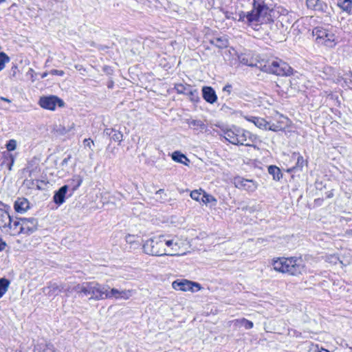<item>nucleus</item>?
<instances>
[{
	"instance_id": "obj_25",
	"label": "nucleus",
	"mask_w": 352,
	"mask_h": 352,
	"mask_svg": "<svg viewBox=\"0 0 352 352\" xmlns=\"http://www.w3.org/2000/svg\"><path fill=\"white\" fill-rule=\"evenodd\" d=\"M172 159L177 162L188 165V163L190 162L189 160L186 157V156L182 154L179 151H175L172 154Z\"/></svg>"
},
{
	"instance_id": "obj_22",
	"label": "nucleus",
	"mask_w": 352,
	"mask_h": 352,
	"mask_svg": "<svg viewBox=\"0 0 352 352\" xmlns=\"http://www.w3.org/2000/svg\"><path fill=\"white\" fill-rule=\"evenodd\" d=\"M245 119L249 122L254 123L257 127L261 129L267 130L268 122H267L265 119L254 116L245 117Z\"/></svg>"
},
{
	"instance_id": "obj_28",
	"label": "nucleus",
	"mask_w": 352,
	"mask_h": 352,
	"mask_svg": "<svg viewBox=\"0 0 352 352\" xmlns=\"http://www.w3.org/2000/svg\"><path fill=\"white\" fill-rule=\"evenodd\" d=\"M201 201L205 204H211L212 206H216L217 200L214 197L206 193L204 191V192H203Z\"/></svg>"
},
{
	"instance_id": "obj_19",
	"label": "nucleus",
	"mask_w": 352,
	"mask_h": 352,
	"mask_svg": "<svg viewBox=\"0 0 352 352\" xmlns=\"http://www.w3.org/2000/svg\"><path fill=\"white\" fill-rule=\"evenodd\" d=\"M306 5L309 9L320 12H324L327 8V4L320 0H306Z\"/></svg>"
},
{
	"instance_id": "obj_34",
	"label": "nucleus",
	"mask_w": 352,
	"mask_h": 352,
	"mask_svg": "<svg viewBox=\"0 0 352 352\" xmlns=\"http://www.w3.org/2000/svg\"><path fill=\"white\" fill-rule=\"evenodd\" d=\"M203 192L204 191L201 189L192 190L190 192V197L195 201H200L203 195Z\"/></svg>"
},
{
	"instance_id": "obj_1",
	"label": "nucleus",
	"mask_w": 352,
	"mask_h": 352,
	"mask_svg": "<svg viewBox=\"0 0 352 352\" xmlns=\"http://www.w3.org/2000/svg\"><path fill=\"white\" fill-rule=\"evenodd\" d=\"M179 245L175 239L165 235H159L151 238L143 245L144 252L151 256L164 255L175 256L179 250Z\"/></svg>"
},
{
	"instance_id": "obj_15",
	"label": "nucleus",
	"mask_w": 352,
	"mask_h": 352,
	"mask_svg": "<svg viewBox=\"0 0 352 352\" xmlns=\"http://www.w3.org/2000/svg\"><path fill=\"white\" fill-rule=\"evenodd\" d=\"M43 292L49 297L56 296L62 292L61 284L50 283L47 287L43 288Z\"/></svg>"
},
{
	"instance_id": "obj_49",
	"label": "nucleus",
	"mask_w": 352,
	"mask_h": 352,
	"mask_svg": "<svg viewBox=\"0 0 352 352\" xmlns=\"http://www.w3.org/2000/svg\"><path fill=\"white\" fill-rule=\"evenodd\" d=\"M0 100H2V101H5V102H7L8 103H10L11 102V100L7 98H5V97H3V96H1L0 97Z\"/></svg>"
},
{
	"instance_id": "obj_50",
	"label": "nucleus",
	"mask_w": 352,
	"mask_h": 352,
	"mask_svg": "<svg viewBox=\"0 0 352 352\" xmlns=\"http://www.w3.org/2000/svg\"><path fill=\"white\" fill-rule=\"evenodd\" d=\"M34 70L32 69V68H30L29 69V71H28V74H30V76L32 77V78H33V74H34ZM32 81H34V79H32Z\"/></svg>"
},
{
	"instance_id": "obj_57",
	"label": "nucleus",
	"mask_w": 352,
	"mask_h": 352,
	"mask_svg": "<svg viewBox=\"0 0 352 352\" xmlns=\"http://www.w3.org/2000/svg\"><path fill=\"white\" fill-rule=\"evenodd\" d=\"M332 195H333V194H332V193H329V194L328 195L327 197H329H329H331Z\"/></svg>"
},
{
	"instance_id": "obj_18",
	"label": "nucleus",
	"mask_w": 352,
	"mask_h": 352,
	"mask_svg": "<svg viewBox=\"0 0 352 352\" xmlns=\"http://www.w3.org/2000/svg\"><path fill=\"white\" fill-rule=\"evenodd\" d=\"M30 208V203L26 198L19 197L14 202V210L17 212L23 213Z\"/></svg>"
},
{
	"instance_id": "obj_21",
	"label": "nucleus",
	"mask_w": 352,
	"mask_h": 352,
	"mask_svg": "<svg viewBox=\"0 0 352 352\" xmlns=\"http://www.w3.org/2000/svg\"><path fill=\"white\" fill-rule=\"evenodd\" d=\"M186 122L195 131H203L206 128V125L200 120L188 119Z\"/></svg>"
},
{
	"instance_id": "obj_12",
	"label": "nucleus",
	"mask_w": 352,
	"mask_h": 352,
	"mask_svg": "<svg viewBox=\"0 0 352 352\" xmlns=\"http://www.w3.org/2000/svg\"><path fill=\"white\" fill-rule=\"evenodd\" d=\"M62 292L65 293L67 296H69L73 292H76L80 298L82 295V283H65L61 284Z\"/></svg>"
},
{
	"instance_id": "obj_55",
	"label": "nucleus",
	"mask_w": 352,
	"mask_h": 352,
	"mask_svg": "<svg viewBox=\"0 0 352 352\" xmlns=\"http://www.w3.org/2000/svg\"><path fill=\"white\" fill-rule=\"evenodd\" d=\"M318 350H320L318 347L317 346L315 350H313L312 352H317Z\"/></svg>"
},
{
	"instance_id": "obj_29",
	"label": "nucleus",
	"mask_w": 352,
	"mask_h": 352,
	"mask_svg": "<svg viewBox=\"0 0 352 352\" xmlns=\"http://www.w3.org/2000/svg\"><path fill=\"white\" fill-rule=\"evenodd\" d=\"M10 285V281L5 278H0V298L6 293Z\"/></svg>"
},
{
	"instance_id": "obj_11",
	"label": "nucleus",
	"mask_w": 352,
	"mask_h": 352,
	"mask_svg": "<svg viewBox=\"0 0 352 352\" xmlns=\"http://www.w3.org/2000/svg\"><path fill=\"white\" fill-rule=\"evenodd\" d=\"M37 220L34 218H22L21 234H30L36 230Z\"/></svg>"
},
{
	"instance_id": "obj_32",
	"label": "nucleus",
	"mask_w": 352,
	"mask_h": 352,
	"mask_svg": "<svg viewBox=\"0 0 352 352\" xmlns=\"http://www.w3.org/2000/svg\"><path fill=\"white\" fill-rule=\"evenodd\" d=\"M212 43L219 48H225L228 46V41L221 38H215Z\"/></svg>"
},
{
	"instance_id": "obj_42",
	"label": "nucleus",
	"mask_w": 352,
	"mask_h": 352,
	"mask_svg": "<svg viewBox=\"0 0 352 352\" xmlns=\"http://www.w3.org/2000/svg\"><path fill=\"white\" fill-rule=\"evenodd\" d=\"M50 74L52 75H58V76H63L65 72L63 70H58V69H52L50 72Z\"/></svg>"
},
{
	"instance_id": "obj_40",
	"label": "nucleus",
	"mask_w": 352,
	"mask_h": 352,
	"mask_svg": "<svg viewBox=\"0 0 352 352\" xmlns=\"http://www.w3.org/2000/svg\"><path fill=\"white\" fill-rule=\"evenodd\" d=\"M278 126L275 124H270V122L267 123V130H270L273 131H278Z\"/></svg>"
},
{
	"instance_id": "obj_14",
	"label": "nucleus",
	"mask_w": 352,
	"mask_h": 352,
	"mask_svg": "<svg viewBox=\"0 0 352 352\" xmlns=\"http://www.w3.org/2000/svg\"><path fill=\"white\" fill-rule=\"evenodd\" d=\"M10 225L8 226L6 234L12 236H16L21 234L22 229V219H11Z\"/></svg>"
},
{
	"instance_id": "obj_7",
	"label": "nucleus",
	"mask_w": 352,
	"mask_h": 352,
	"mask_svg": "<svg viewBox=\"0 0 352 352\" xmlns=\"http://www.w3.org/2000/svg\"><path fill=\"white\" fill-rule=\"evenodd\" d=\"M313 35L318 44L324 45L329 47L336 45V36L331 31L322 28L316 27L313 30Z\"/></svg>"
},
{
	"instance_id": "obj_26",
	"label": "nucleus",
	"mask_w": 352,
	"mask_h": 352,
	"mask_svg": "<svg viewBox=\"0 0 352 352\" xmlns=\"http://www.w3.org/2000/svg\"><path fill=\"white\" fill-rule=\"evenodd\" d=\"M268 173L272 175L273 179L276 181H279L283 175L280 168L273 165L268 167Z\"/></svg>"
},
{
	"instance_id": "obj_5",
	"label": "nucleus",
	"mask_w": 352,
	"mask_h": 352,
	"mask_svg": "<svg viewBox=\"0 0 352 352\" xmlns=\"http://www.w3.org/2000/svg\"><path fill=\"white\" fill-rule=\"evenodd\" d=\"M263 67L266 72L277 76H288L293 74V69L279 58L267 61Z\"/></svg>"
},
{
	"instance_id": "obj_2",
	"label": "nucleus",
	"mask_w": 352,
	"mask_h": 352,
	"mask_svg": "<svg viewBox=\"0 0 352 352\" xmlns=\"http://www.w3.org/2000/svg\"><path fill=\"white\" fill-rule=\"evenodd\" d=\"M272 10L263 0H254L252 10L247 13L241 12L239 21L251 26L267 23L272 21Z\"/></svg>"
},
{
	"instance_id": "obj_53",
	"label": "nucleus",
	"mask_w": 352,
	"mask_h": 352,
	"mask_svg": "<svg viewBox=\"0 0 352 352\" xmlns=\"http://www.w3.org/2000/svg\"><path fill=\"white\" fill-rule=\"evenodd\" d=\"M48 75L47 72H44L41 74V78H45Z\"/></svg>"
},
{
	"instance_id": "obj_39",
	"label": "nucleus",
	"mask_w": 352,
	"mask_h": 352,
	"mask_svg": "<svg viewBox=\"0 0 352 352\" xmlns=\"http://www.w3.org/2000/svg\"><path fill=\"white\" fill-rule=\"evenodd\" d=\"M83 143L85 146L89 147L93 151V149L91 148V145L94 144L93 140H91L90 138H86L84 140Z\"/></svg>"
},
{
	"instance_id": "obj_17",
	"label": "nucleus",
	"mask_w": 352,
	"mask_h": 352,
	"mask_svg": "<svg viewBox=\"0 0 352 352\" xmlns=\"http://www.w3.org/2000/svg\"><path fill=\"white\" fill-rule=\"evenodd\" d=\"M11 219L10 214L7 211L0 208V230L2 232H6Z\"/></svg>"
},
{
	"instance_id": "obj_44",
	"label": "nucleus",
	"mask_w": 352,
	"mask_h": 352,
	"mask_svg": "<svg viewBox=\"0 0 352 352\" xmlns=\"http://www.w3.org/2000/svg\"><path fill=\"white\" fill-rule=\"evenodd\" d=\"M113 131H114V129L107 128L104 130V133L108 136L111 137Z\"/></svg>"
},
{
	"instance_id": "obj_3",
	"label": "nucleus",
	"mask_w": 352,
	"mask_h": 352,
	"mask_svg": "<svg viewBox=\"0 0 352 352\" xmlns=\"http://www.w3.org/2000/svg\"><path fill=\"white\" fill-rule=\"evenodd\" d=\"M272 265L274 270L292 276H298L307 272L305 264L301 258H277L272 260Z\"/></svg>"
},
{
	"instance_id": "obj_33",
	"label": "nucleus",
	"mask_w": 352,
	"mask_h": 352,
	"mask_svg": "<svg viewBox=\"0 0 352 352\" xmlns=\"http://www.w3.org/2000/svg\"><path fill=\"white\" fill-rule=\"evenodd\" d=\"M10 61L9 56L4 52L0 53V71H1L4 67L6 63Z\"/></svg>"
},
{
	"instance_id": "obj_46",
	"label": "nucleus",
	"mask_w": 352,
	"mask_h": 352,
	"mask_svg": "<svg viewBox=\"0 0 352 352\" xmlns=\"http://www.w3.org/2000/svg\"><path fill=\"white\" fill-rule=\"evenodd\" d=\"M134 236L133 235H131V234H127L125 237V239H126V241L128 242V243H133V240H132V238H133Z\"/></svg>"
},
{
	"instance_id": "obj_47",
	"label": "nucleus",
	"mask_w": 352,
	"mask_h": 352,
	"mask_svg": "<svg viewBox=\"0 0 352 352\" xmlns=\"http://www.w3.org/2000/svg\"><path fill=\"white\" fill-rule=\"evenodd\" d=\"M6 243L4 241H2L1 239H0V251H2L3 250L5 249L6 248Z\"/></svg>"
},
{
	"instance_id": "obj_31",
	"label": "nucleus",
	"mask_w": 352,
	"mask_h": 352,
	"mask_svg": "<svg viewBox=\"0 0 352 352\" xmlns=\"http://www.w3.org/2000/svg\"><path fill=\"white\" fill-rule=\"evenodd\" d=\"M191 87L188 85H184L183 84L175 85V89L178 94H186V92L189 91Z\"/></svg>"
},
{
	"instance_id": "obj_58",
	"label": "nucleus",
	"mask_w": 352,
	"mask_h": 352,
	"mask_svg": "<svg viewBox=\"0 0 352 352\" xmlns=\"http://www.w3.org/2000/svg\"><path fill=\"white\" fill-rule=\"evenodd\" d=\"M6 0H0V3L5 1Z\"/></svg>"
},
{
	"instance_id": "obj_27",
	"label": "nucleus",
	"mask_w": 352,
	"mask_h": 352,
	"mask_svg": "<svg viewBox=\"0 0 352 352\" xmlns=\"http://www.w3.org/2000/svg\"><path fill=\"white\" fill-rule=\"evenodd\" d=\"M233 322L235 326H243L246 329H251L254 327V324L252 321L244 318L234 320Z\"/></svg>"
},
{
	"instance_id": "obj_6",
	"label": "nucleus",
	"mask_w": 352,
	"mask_h": 352,
	"mask_svg": "<svg viewBox=\"0 0 352 352\" xmlns=\"http://www.w3.org/2000/svg\"><path fill=\"white\" fill-rule=\"evenodd\" d=\"M249 135V132L237 127H232L224 131V138L226 140L235 145L251 146L250 143L246 142Z\"/></svg>"
},
{
	"instance_id": "obj_56",
	"label": "nucleus",
	"mask_w": 352,
	"mask_h": 352,
	"mask_svg": "<svg viewBox=\"0 0 352 352\" xmlns=\"http://www.w3.org/2000/svg\"><path fill=\"white\" fill-rule=\"evenodd\" d=\"M12 69H14V70H16V66H14V67H13ZM14 74H15V71H14V74H13V75H14Z\"/></svg>"
},
{
	"instance_id": "obj_24",
	"label": "nucleus",
	"mask_w": 352,
	"mask_h": 352,
	"mask_svg": "<svg viewBox=\"0 0 352 352\" xmlns=\"http://www.w3.org/2000/svg\"><path fill=\"white\" fill-rule=\"evenodd\" d=\"M35 352H55L53 344L50 343H41L34 348Z\"/></svg>"
},
{
	"instance_id": "obj_9",
	"label": "nucleus",
	"mask_w": 352,
	"mask_h": 352,
	"mask_svg": "<svg viewBox=\"0 0 352 352\" xmlns=\"http://www.w3.org/2000/svg\"><path fill=\"white\" fill-rule=\"evenodd\" d=\"M38 104L42 108L51 111L55 110L57 105L62 107L65 104L63 100L56 96H42Z\"/></svg>"
},
{
	"instance_id": "obj_8",
	"label": "nucleus",
	"mask_w": 352,
	"mask_h": 352,
	"mask_svg": "<svg viewBox=\"0 0 352 352\" xmlns=\"http://www.w3.org/2000/svg\"><path fill=\"white\" fill-rule=\"evenodd\" d=\"M134 293L135 291L133 289L120 290L116 288L110 289V287L107 285L105 299L115 298L116 300H129Z\"/></svg>"
},
{
	"instance_id": "obj_13",
	"label": "nucleus",
	"mask_w": 352,
	"mask_h": 352,
	"mask_svg": "<svg viewBox=\"0 0 352 352\" xmlns=\"http://www.w3.org/2000/svg\"><path fill=\"white\" fill-rule=\"evenodd\" d=\"M235 186L238 188L243 189L249 192L254 191L257 186L252 180L245 179L243 178L238 177L234 179Z\"/></svg>"
},
{
	"instance_id": "obj_41",
	"label": "nucleus",
	"mask_w": 352,
	"mask_h": 352,
	"mask_svg": "<svg viewBox=\"0 0 352 352\" xmlns=\"http://www.w3.org/2000/svg\"><path fill=\"white\" fill-rule=\"evenodd\" d=\"M45 184V183L43 181L36 180V182H32L33 186H36L38 189H42L43 186L42 185Z\"/></svg>"
},
{
	"instance_id": "obj_51",
	"label": "nucleus",
	"mask_w": 352,
	"mask_h": 352,
	"mask_svg": "<svg viewBox=\"0 0 352 352\" xmlns=\"http://www.w3.org/2000/svg\"><path fill=\"white\" fill-rule=\"evenodd\" d=\"M240 61L243 64H248V61L245 59V58H240Z\"/></svg>"
},
{
	"instance_id": "obj_23",
	"label": "nucleus",
	"mask_w": 352,
	"mask_h": 352,
	"mask_svg": "<svg viewBox=\"0 0 352 352\" xmlns=\"http://www.w3.org/2000/svg\"><path fill=\"white\" fill-rule=\"evenodd\" d=\"M338 6L348 14H352V0H339Z\"/></svg>"
},
{
	"instance_id": "obj_4",
	"label": "nucleus",
	"mask_w": 352,
	"mask_h": 352,
	"mask_svg": "<svg viewBox=\"0 0 352 352\" xmlns=\"http://www.w3.org/2000/svg\"><path fill=\"white\" fill-rule=\"evenodd\" d=\"M107 285L100 284L96 281L83 282L81 298L89 300H100L105 299Z\"/></svg>"
},
{
	"instance_id": "obj_30",
	"label": "nucleus",
	"mask_w": 352,
	"mask_h": 352,
	"mask_svg": "<svg viewBox=\"0 0 352 352\" xmlns=\"http://www.w3.org/2000/svg\"><path fill=\"white\" fill-rule=\"evenodd\" d=\"M186 95L188 96L189 99L193 102H197L199 100L198 91L195 89H192V87L186 92Z\"/></svg>"
},
{
	"instance_id": "obj_52",
	"label": "nucleus",
	"mask_w": 352,
	"mask_h": 352,
	"mask_svg": "<svg viewBox=\"0 0 352 352\" xmlns=\"http://www.w3.org/2000/svg\"><path fill=\"white\" fill-rule=\"evenodd\" d=\"M317 352H329V351H328L325 349L321 348L320 350H318Z\"/></svg>"
},
{
	"instance_id": "obj_37",
	"label": "nucleus",
	"mask_w": 352,
	"mask_h": 352,
	"mask_svg": "<svg viewBox=\"0 0 352 352\" xmlns=\"http://www.w3.org/2000/svg\"><path fill=\"white\" fill-rule=\"evenodd\" d=\"M16 148V141L15 140H10L6 144V148L9 151L15 150Z\"/></svg>"
},
{
	"instance_id": "obj_16",
	"label": "nucleus",
	"mask_w": 352,
	"mask_h": 352,
	"mask_svg": "<svg viewBox=\"0 0 352 352\" xmlns=\"http://www.w3.org/2000/svg\"><path fill=\"white\" fill-rule=\"evenodd\" d=\"M202 94L204 99L210 104L214 103L217 100L214 90L210 87H203Z\"/></svg>"
},
{
	"instance_id": "obj_10",
	"label": "nucleus",
	"mask_w": 352,
	"mask_h": 352,
	"mask_svg": "<svg viewBox=\"0 0 352 352\" xmlns=\"http://www.w3.org/2000/svg\"><path fill=\"white\" fill-rule=\"evenodd\" d=\"M172 287L173 289L179 291H192L193 292V287H196L197 290L201 289L200 285L197 283L192 282L186 279L177 280L173 282Z\"/></svg>"
},
{
	"instance_id": "obj_54",
	"label": "nucleus",
	"mask_w": 352,
	"mask_h": 352,
	"mask_svg": "<svg viewBox=\"0 0 352 352\" xmlns=\"http://www.w3.org/2000/svg\"><path fill=\"white\" fill-rule=\"evenodd\" d=\"M348 234L352 235V230H350L347 232Z\"/></svg>"
},
{
	"instance_id": "obj_35",
	"label": "nucleus",
	"mask_w": 352,
	"mask_h": 352,
	"mask_svg": "<svg viewBox=\"0 0 352 352\" xmlns=\"http://www.w3.org/2000/svg\"><path fill=\"white\" fill-rule=\"evenodd\" d=\"M123 135L122 133L119 131L114 129V131L111 135V139L114 141H117L119 142H121L122 141Z\"/></svg>"
},
{
	"instance_id": "obj_43",
	"label": "nucleus",
	"mask_w": 352,
	"mask_h": 352,
	"mask_svg": "<svg viewBox=\"0 0 352 352\" xmlns=\"http://www.w3.org/2000/svg\"><path fill=\"white\" fill-rule=\"evenodd\" d=\"M76 184L73 188V190H76L77 188H78L80 186V184H81V183L82 182V179L79 176L76 177Z\"/></svg>"
},
{
	"instance_id": "obj_20",
	"label": "nucleus",
	"mask_w": 352,
	"mask_h": 352,
	"mask_svg": "<svg viewBox=\"0 0 352 352\" xmlns=\"http://www.w3.org/2000/svg\"><path fill=\"white\" fill-rule=\"evenodd\" d=\"M67 190L68 186L65 185L60 188L58 190L55 192L53 199L56 204L60 205L65 202V195L67 192Z\"/></svg>"
},
{
	"instance_id": "obj_36",
	"label": "nucleus",
	"mask_w": 352,
	"mask_h": 352,
	"mask_svg": "<svg viewBox=\"0 0 352 352\" xmlns=\"http://www.w3.org/2000/svg\"><path fill=\"white\" fill-rule=\"evenodd\" d=\"M305 164L303 157L301 155L298 156L296 166L293 169L301 170Z\"/></svg>"
},
{
	"instance_id": "obj_38",
	"label": "nucleus",
	"mask_w": 352,
	"mask_h": 352,
	"mask_svg": "<svg viewBox=\"0 0 352 352\" xmlns=\"http://www.w3.org/2000/svg\"><path fill=\"white\" fill-rule=\"evenodd\" d=\"M327 261L329 263L336 264L340 260H339L338 256H337L336 255H330V256H327Z\"/></svg>"
},
{
	"instance_id": "obj_45",
	"label": "nucleus",
	"mask_w": 352,
	"mask_h": 352,
	"mask_svg": "<svg viewBox=\"0 0 352 352\" xmlns=\"http://www.w3.org/2000/svg\"><path fill=\"white\" fill-rule=\"evenodd\" d=\"M232 85H226L223 88V91H227L229 94L231 92Z\"/></svg>"
},
{
	"instance_id": "obj_48",
	"label": "nucleus",
	"mask_w": 352,
	"mask_h": 352,
	"mask_svg": "<svg viewBox=\"0 0 352 352\" xmlns=\"http://www.w3.org/2000/svg\"><path fill=\"white\" fill-rule=\"evenodd\" d=\"M224 14H225V16H226V18H227V19H229L232 18V17L231 16L232 13H230V12H227V11H226V12H224Z\"/></svg>"
}]
</instances>
